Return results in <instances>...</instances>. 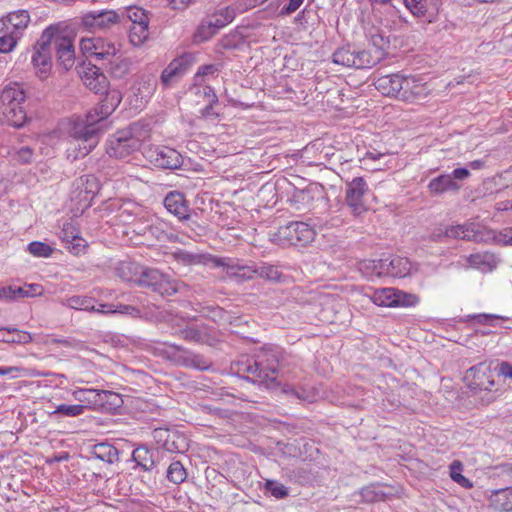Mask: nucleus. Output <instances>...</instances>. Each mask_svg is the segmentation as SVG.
Listing matches in <instances>:
<instances>
[{
    "label": "nucleus",
    "instance_id": "f257e3e1",
    "mask_svg": "<svg viewBox=\"0 0 512 512\" xmlns=\"http://www.w3.org/2000/svg\"><path fill=\"white\" fill-rule=\"evenodd\" d=\"M102 95L99 104L84 118L77 117L71 123L69 135L74 141L75 159L85 157L97 146L105 127L103 122L122 101V93L116 88H107Z\"/></svg>",
    "mask_w": 512,
    "mask_h": 512
},
{
    "label": "nucleus",
    "instance_id": "f03ea898",
    "mask_svg": "<svg viewBox=\"0 0 512 512\" xmlns=\"http://www.w3.org/2000/svg\"><path fill=\"white\" fill-rule=\"evenodd\" d=\"M282 361V351L274 348L265 350L256 358L245 357L235 362L233 369L242 379L266 388H274L279 385L277 377Z\"/></svg>",
    "mask_w": 512,
    "mask_h": 512
},
{
    "label": "nucleus",
    "instance_id": "7ed1b4c3",
    "mask_svg": "<svg viewBox=\"0 0 512 512\" xmlns=\"http://www.w3.org/2000/svg\"><path fill=\"white\" fill-rule=\"evenodd\" d=\"M119 271L126 280L150 289L162 297H169L187 290V285L184 282L155 268L139 267L134 263H122Z\"/></svg>",
    "mask_w": 512,
    "mask_h": 512
},
{
    "label": "nucleus",
    "instance_id": "20e7f679",
    "mask_svg": "<svg viewBox=\"0 0 512 512\" xmlns=\"http://www.w3.org/2000/svg\"><path fill=\"white\" fill-rule=\"evenodd\" d=\"M26 93L22 85L14 83L0 93V115L11 127L22 128L27 122V113L22 107Z\"/></svg>",
    "mask_w": 512,
    "mask_h": 512
},
{
    "label": "nucleus",
    "instance_id": "39448f33",
    "mask_svg": "<svg viewBox=\"0 0 512 512\" xmlns=\"http://www.w3.org/2000/svg\"><path fill=\"white\" fill-rule=\"evenodd\" d=\"M80 49L84 54H89L96 58V60H107L111 67L110 71L115 76H122L127 72V64H114L112 58L116 55V48L113 43L106 40L97 38H82L80 41Z\"/></svg>",
    "mask_w": 512,
    "mask_h": 512
},
{
    "label": "nucleus",
    "instance_id": "423d86ee",
    "mask_svg": "<svg viewBox=\"0 0 512 512\" xmlns=\"http://www.w3.org/2000/svg\"><path fill=\"white\" fill-rule=\"evenodd\" d=\"M381 60V54L373 55L368 50H356L351 45L339 47L332 54V62L348 68L367 69Z\"/></svg>",
    "mask_w": 512,
    "mask_h": 512
},
{
    "label": "nucleus",
    "instance_id": "0eeeda50",
    "mask_svg": "<svg viewBox=\"0 0 512 512\" xmlns=\"http://www.w3.org/2000/svg\"><path fill=\"white\" fill-rule=\"evenodd\" d=\"M314 237V229L301 221H291L280 226L274 234V240L283 246H305L311 243Z\"/></svg>",
    "mask_w": 512,
    "mask_h": 512
},
{
    "label": "nucleus",
    "instance_id": "6e6552de",
    "mask_svg": "<svg viewBox=\"0 0 512 512\" xmlns=\"http://www.w3.org/2000/svg\"><path fill=\"white\" fill-rule=\"evenodd\" d=\"M53 29L52 49L55 51L57 61L65 69L69 70L75 63L74 36L72 31L63 28L61 24L50 25Z\"/></svg>",
    "mask_w": 512,
    "mask_h": 512
},
{
    "label": "nucleus",
    "instance_id": "1a4fd4ad",
    "mask_svg": "<svg viewBox=\"0 0 512 512\" xmlns=\"http://www.w3.org/2000/svg\"><path fill=\"white\" fill-rule=\"evenodd\" d=\"M371 191L363 177H354L346 181L345 204L352 215L359 217L368 211L367 199Z\"/></svg>",
    "mask_w": 512,
    "mask_h": 512
},
{
    "label": "nucleus",
    "instance_id": "9d476101",
    "mask_svg": "<svg viewBox=\"0 0 512 512\" xmlns=\"http://www.w3.org/2000/svg\"><path fill=\"white\" fill-rule=\"evenodd\" d=\"M53 29L46 28L34 46L32 64L41 79H45L52 68Z\"/></svg>",
    "mask_w": 512,
    "mask_h": 512
},
{
    "label": "nucleus",
    "instance_id": "9b49d317",
    "mask_svg": "<svg viewBox=\"0 0 512 512\" xmlns=\"http://www.w3.org/2000/svg\"><path fill=\"white\" fill-rule=\"evenodd\" d=\"M152 437L161 448L170 453H184L189 448L187 437L176 428H155Z\"/></svg>",
    "mask_w": 512,
    "mask_h": 512
},
{
    "label": "nucleus",
    "instance_id": "f8f14e48",
    "mask_svg": "<svg viewBox=\"0 0 512 512\" xmlns=\"http://www.w3.org/2000/svg\"><path fill=\"white\" fill-rule=\"evenodd\" d=\"M377 277L389 276L403 278L410 272L411 264L407 258L390 255L372 262Z\"/></svg>",
    "mask_w": 512,
    "mask_h": 512
},
{
    "label": "nucleus",
    "instance_id": "ddd939ff",
    "mask_svg": "<svg viewBox=\"0 0 512 512\" xmlns=\"http://www.w3.org/2000/svg\"><path fill=\"white\" fill-rule=\"evenodd\" d=\"M413 16L425 24L437 22L442 7L441 0H403Z\"/></svg>",
    "mask_w": 512,
    "mask_h": 512
},
{
    "label": "nucleus",
    "instance_id": "4468645a",
    "mask_svg": "<svg viewBox=\"0 0 512 512\" xmlns=\"http://www.w3.org/2000/svg\"><path fill=\"white\" fill-rule=\"evenodd\" d=\"M170 347L174 350L170 356L177 365L187 368H194L205 371L211 368L212 361L204 355L194 353L183 346L172 344Z\"/></svg>",
    "mask_w": 512,
    "mask_h": 512
},
{
    "label": "nucleus",
    "instance_id": "2eb2a0df",
    "mask_svg": "<svg viewBox=\"0 0 512 512\" xmlns=\"http://www.w3.org/2000/svg\"><path fill=\"white\" fill-rule=\"evenodd\" d=\"M140 146V140L134 137L130 132L119 131L110 141V146L107 152L112 157L122 159L130 155L132 152L139 150Z\"/></svg>",
    "mask_w": 512,
    "mask_h": 512
},
{
    "label": "nucleus",
    "instance_id": "dca6fc26",
    "mask_svg": "<svg viewBox=\"0 0 512 512\" xmlns=\"http://www.w3.org/2000/svg\"><path fill=\"white\" fill-rule=\"evenodd\" d=\"M464 379L467 381L468 387L475 391L490 390L494 385L490 365L486 362L470 367L466 371Z\"/></svg>",
    "mask_w": 512,
    "mask_h": 512
},
{
    "label": "nucleus",
    "instance_id": "f3484780",
    "mask_svg": "<svg viewBox=\"0 0 512 512\" xmlns=\"http://www.w3.org/2000/svg\"><path fill=\"white\" fill-rule=\"evenodd\" d=\"M87 88L94 91L96 94H102L109 88V81L101 68L92 63L84 64L82 69L78 72Z\"/></svg>",
    "mask_w": 512,
    "mask_h": 512
},
{
    "label": "nucleus",
    "instance_id": "a211bd4d",
    "mask_svg": "<svg viewBox=\"0 0 512 512\" xmlns=\"http://www.w3.org/2000/svg\"><path fill=\"white\" fill-rule=\"evenodd\" d=\"M131 460L135 463L134 470L152 472L158 463L159 451L141 444L132 451Z\"/></svg>",
    "mask_w": 512,
    "mask_h": 512
},
{
    "label": "nucleus",
    "instance_id": "6ab92c4d",
    "mask_svg": "<svg viewBox=\"0 0 512 512\" xmlns=\"http://www.w3.org/2000/svg\"><path fill=\"white\" fill-rule=\"evenodd\" d=\"M401 84L402 87L399 100L413 102L424 99L428 93L426 83H423L419 78L402 75Z\"/></svg>",
    "mask_w": 512,
    "mask_h": 512
},
{
    "label": "nucleus",
    "instance_id": "aec40b11",
    "mask_svg": "<svg viewBox=\"0 0 512 512\" xmlns=\"http://www.w3.org/2000/svg\"><path fill=\"white\" fill-rule=\"evenodd\" d=\"M119 21L118 14L113 10H96L82 16V24L90 29H106Z\"/></svg>",
    "mask_w": 512,
    "mask_h": 512
},
{
    "label": "nucleus",
    "instance_id": "412c9836",
    "mask_svg": "<svg viewBox=\"0 0 512 512\" xmlns=\"http://www.w3.org/2000/svg\"><path fill=\"white\" fill-rule=\"evenodd\" d=\"M444 236L447 238L462 239L474 242H481L484 240L482 229L480 225L476 223L446 227L444 229Z\"/></svg>",
    "mask_w": 512,
    "mask_h": 512
},
{
    "label": "nucleus",
    "instance_id": "4be33fe9",
    "mask_svg": "<svg viewBox=\"0 0 512 512\" xmlns=\"http://www.w3.org/2000/svg\"><path fill=\"white\" fill-rule=\"evenodd\" d=\"M152 161L157 167L169 170L179 169L183 165L182 155L173 148H157L152 154Z\"/></svg>",
    "mask_w": 512,
    "mask_h": 512
},
{
    "label": "nucleus",
    "instance_id": "5701e85b",
    "mask_svg": "<svg viewBox=\"0 0 512 512\" xmlns=\"http://www.w3.org/2000/svg\"><path fill=\"white\" fill-rule=\"evenodd\" d=\"M165 208L179 220H188L189 204L183 193L179 191L169 192L163 201Z\"/></svg>",
    "mask_w": 512,
    "mask_h": 512
},
{
    "label": "nucleus",
    "instance_id": "b1692460",
    "mask_svg": "<svg viewBox=\"0 0 512 512\" xmlns=\"http://www.w3.org/2000/svg\"><path fill=\"white\" fill-rule=\"evenodd\" d=\"M191 54H183L181 57L173 59L161 73V82L164 86H169L176 78L181 76L187 69L191 60Z\"/></svg>",
    "mask_w": 512,
    "mask_h": 512
},
{
    "label": "nucleus",
    "instance_id": "393cba45",
    "mask_svg": "<svg viewBox=\"0 0 512 512\" xmlns=\"http://www.w3.org/2000/svg\"><path fill=\"white\" fill-rule=\"evenodd\" d=\"M402 75L390 74L379 77L375 82L376 89L385 96L400 98Z\"/></svg>",
    "mask_w": 512,
    "mask_h": 512
},
{
    "label": "nucleus",
    "instance_id": "a878e982",
    "mask_svg": "<svg viewBox=\"0 0 512 512\" xmlns=\"http://www.w3.org/2000/svg\"><path fill=\"white\" fill-rule=\"evenodd\" d=\"M427 188L431 195H441L448 191H458L461 186L456 181L452 180L451 175L441 174L433 178Z\"/></svg>",
    "mask_w": 512,
    "mask_h": 512
},
{
    "label": "nucleus",
    "instance_id": "bb28decb",
    "mask_svg": "<svg viewBox=\"0 0 512 512\" xmlns=\"http://www.w3.org/2000/svg\"><path fill=\"white\" fill-rule=\"evenodd\" d=\"M72 396L81 403L80 405H84V411L86 409L99 411V399L101 396L99 389L79 388L73 391Z\"/></svg>",
    "mask_w": 512,
    "mask_h": 512
},
{
    "label": "nucleus",
    "instance_id": "cd10ccee",
    "mask_svg": "<svg viewBox=\"0 0 512 512\" xmlns=\"http://www.w3.org/2000/svg\"><path fill=\"white\" fill-rule=\"evenodd\" d=\"M30 16L27 10H18L11 12L2 21L0 25L5 26L9 31H17L21 37L22 31L28 26Z\"/></svg>",
    "mask_w": 512,
    "mask_h": 512
},
{
    "label": "nucleus",
    "instance_id": "c85d7f7f",
    "mask_svg": "<svg viewBox=\"0 0 512 512\" xmlns=\"http://www.w3.org/2000/svg\"><path fill=\"white\" fill-rule=\"evenodd\" d=\"M91 458L99 459L108 464H113L119 460V451L112 444L101 442L91 447Z\"/></svg>",
    "mask_w": 512,
    "mask_h": 512
},
{
    "label": "nucleus",
    "instance_id": "c756f323",
    "mask_svg": "<svg viewBox=\"0 0 512 512\" xmlns=\"http://www.w3.org/2000/svg\"><path fill=\"white\" fill-rule=\"evenodd\" d=\"M65 306L75 309V310H83V311H89V312H97L104 314L105 311L103 308L105 305L101 304L99 308L95 307V300L92 297L88 296H72L66 299Z\"/></svg>",
    "mask_w": 512,
    "mask_h": 512
},
{
    "label": "nucleus",
    "instance_id": "7c9ffc66",
    "mask_svg": "<svg viewBox=\"0 0 512 512\" xmlns=\"http://www.w3.org/2000/svg\"><path fill=\"white\" fill-rule=\"evenodd\" d=\"M489 501L490 506L496 510L512 512V490L510 488L494 491Z\"/></svg>",
    "mask_w": 512,
    "mask_h": 512
},
{
    "label": "nucleus",
    "instance_id": "2f4dec72",
    "mask_svg": "<svg viewBox=\"0 0 512 512\" xmlns=\"http://www.w3.org/2000/svg\"><path fill=\"white\" fill-rule=\"evenodd\" d=\"M396 293L395 288H379L373 292L371 300L378 306L397 307Z\"/></svg>",
    "mask_w": 512,
    "mask_h": 512
},
{
    "label": "nucleus",
    "instance_id": "473e14b6",
    "mask_svg": "<svg viewBox=\"0 0 512 512\" xmlns=\"http://www.w3.org/2000/svg\"><path fill=\"white\" fill-rule=\"evenodd\" d=\"M100 394L99 410L115 412L122 407L123 399L120 394L109 390H100Z\"/></svg>",
    "mask_w": 512,
    "mask_h": 512
},
{
    "label": "nucleus",
    "instance_id": "72a5a7b5",
    "mask_svg": "<svg viewBox=\"0 0 512 512\" xmlns=\"http://www.w3.org/2000/svg\"><path fill=\"white\" fill-rule=\"evenodd\" d=\"M32 341V336L26 331L16 328H0V342L27 344Z\"/></svg>",
    "mask_w": 512,
    "mask_h": 512
},
{
    "label": "nucleus",
    "instance_id": "f704fd0d",
    "mask_svg": "<svg viewBox=\"0 0 512 512\" xmlns=\"http://www.w3.org/2000/svg\"><path fill=\"white\" fill-rule=\"evenodd\" d=\"M228 271L241 280H250L258 276V264H241L239 262L227 265Z\"/></svg>",
    "mask_w": 512,
    "mask_h": 512
},
{
    "label": "nucleus",
    "instance_id": "c9c22d12",
    "mask_svg": "<svg viewBox=\"0 0 512 512\" xmlns=\"http://www.w3.org/2000/svg\"><path fill=\"white\" fill-rule=\"evenodd\" d=\"M84 414V405L78 404H60L56 406L55 410L50 413V417L54 419L59 418H72Z\"/></svg>",
    "mask_w": 512,
    "mask_h": 512
},
{
    "label": "nucleus",
    "instance_id": "e433bc0d",
    "mask_svg": "<svg viewBox=\"0 0 512 512\" xmlns=\"http://www.w3.org/2000/svg\"><path fill=\"white\" fill-rule=\"evenodd\" d=\"M149 37V23L132 25L129 32V40L135 47H139Z\"/></svg>",
    "mask_w": 512,
    "mask_h": 512
},
{
    "label": "nucleus",
    "instance_id": "4c0bfd02",
    "mask_svg": "<svg viewBox=\"0 0 512 512\" xmlns=\"http://www.w3.org/2000/svg\"><path fill=\"white\" fill-rule=\"evenodd\" d=\"M463 463L460 460H454L450 466V477L451 479L459 484L461 487L469 489L473 487V483L462 475L463 472Z\"/></svg>",
    "mask_w": 512,
    "mask_h": 512
},
{
    "label": "nucleus",
    "instance_id": "58836bf2",
    "mask_svg": "<svg viewBox=\"0 0 512 512\" xmlns=\"http://www.w3.org/2000/svg\"><path fill=\"white\" fill-rule=\"evenodd\" d=\"M166 477L174 484H181L187 478V471L180 461H174L169 465Z\"/></svg>",
    "mask_w": 512,
    "mask_h": 512
},
{
    "label": "nucleus",
    "instance_id": "ea45409f",
    "mask_svg": "<svg viewBox=\"0 0 512 512\" xmlns=\"http://www.w3.org/2000/svg\"><path fill=\"white\" fill-rule=\"evenodd\" d=\"M258 277L269 281L281 282L284 275L277 266L267 263H260L258 264Z\"/></svg>",
    "mask_w": 512,
    "mask_h": 512
},
{
    "label": "nucleus",
    "instance_id": "a19ab883",
    "mask_svg": "<svg viewBox=\"0 0 512 512\" xmlns=\"http://www.w3.org/2000/svg\"><path fill=\"white\" fill-rule=\"evenodd\" d=\"M180 336L186 341L195 343H205L207 339V334L194 325H187L181 329Z\"/></svg>",
    "mask_w": 512,
    "mask_h": 512
},
{
    "label": "nucleus",
    "instance_id": "79ce46f5",
    "mask_svg": "<svg viewBox=\"0 0 512 512\" xmlns=\"http://www.w3.org/2000/svg\"><path fill=\"white\" fill-rule=\"evenodd\" d=\"M80 182L82 186L80 193L84 192L86 194L85 200L89 197L91 201L100 190L97 178L93 175H86L80 178Z\"/></svg>",
    "mask_w": 512,
    "mask_h": 512
},
{
    "label": "nucleus",
    "instance_id": "37998d69",
    "mask_svg": "<svg viewBox=\"0 0 512 512\" xmlns=\"http://www.w3.org/2000/svg\"><path fill=\"white\" fill-rule=\"evenodd\" d=\"M265 493H269L276 499H284L289 495V489L277 480H266L264 484Z\"/></svg>",
    "mask_w": 512,
    "mask_h": 512
},
{
    "label": "nucleus",
    "instance_id": "c03bdc74",
    "mask_svg": "<svg viewBox=\"0 0 512 512\" xmlns=\"http://www.w3.org/2000/svg\"><path fill=\"white\" fill-rule=\"evenodd\" d=\"M216 32L207 19L203 20L193 34V43L200 44L212 38Z\"/></svg>",
    "mask_w": 512,
    "mask_h": 512
},
{
    "label": "nucleus",
    "instance_id": "a18cd8bd",
    "mask_svg": "<svg viewBox=\"0 0 512 512\" xmlns=\"http://www.w3.org/2000/svg\"><path fill=\"white\" fill-rule=\"evenodd\" d=\"M27 251L34 257L48 258L53 254L54 248L41 241H32L27 245Z\"/></svg>",
    "mask_w": 512,
    "mask_h": 512
},
{
    "label": "nucleus",
    "instance_id": "49530a36",
    "mask_svg": "<svg viewBox=\"0 0 512 512\" xmlns=\"http://www.w3.org/2000/svg\"><path fill=\"white\" fill-rule=\"evenodd\" d=\"M20 39L17 31H9L0 36V53L11 52Z\"/></svg>",
    "mask_w": 512,
    "mask_h": 512
},
{
    "label": "nucleus",
    "instance_id": "de8ad7c7",
    "mask_svg": "<svg viewBox=\"0 0 512 512\" xmlns=\"http://www.w3.org/2000/svg\"><path fill=\"white\" fill-rule=\"evenodd\" d=\"M127 18L132 22V25L149 23L147 12L139 7H130L126 11Z\"/></svg>",
    "mask_w": 512,
    "mask_h": 512
},
{
    "label": "nucleus",
    "instance_id": "09e8293b",
    "mask_svg": "<svg viewBox=\"0 0 512 512\" xmlns=\"http://www.w3.org/2000/svg\"><path fill=\"white\" fill-rule=\"evenodd\" d=\"M66 248L75 256H81L86 253L88 248V243L85 239H83L80 235H77L75 240L71 241L67 244Z\"/></svg>",
    "mask_w": 512,
    "mask_h": 512
},
{
    "label": "nucleus",
    "instance_id": "8fccbe9b",
    "mask_svg": "<svg viewBox=\"0 0 512 512\" xmlns=\"http://www.w3.org/2000/svg\"><path fill=\"white\" fill-rule=\"evenodd\" d=\"M16 296L18 298L34 297L43 293V288L39 284H30L25 287H16Z\"/></svg>",
    "mask_w": 512,
    "mask_h": 512
},
{
    "label": "nucleus",
    "instance_id": "3c124183",
    "mask_svg": "<svg viewBox=\"0 0 512 512\" xmlns=\"http://www.w3.org/2000/svg\"><path fill=\"white\" fill-rule=\"evenodd\" d=\"M77 235H79V231L72 223H64L61 231L59 232V237L62 242L65 243V247L71 241L75 240Z\"/></svg>",
    "mask_w": 512,
    "mask_h": 512
},
{
    "label": "nucleus",
    "instance_id": "603ef678",
    "mask_svg": "<svg viewBox=\"0 0 512 512\" xmlns=\"http://www.w3.org/2000/svg\"><path fill=\"white\" fill-rule=\"evenodd\" d=\"M157 81L153 77L143 78L138 88V94L144 98L153 94L156 90Z\"/></svg>",
    "mask_w": 512,
    "mask_h": 512
},
{
    "label": "nucleus",
    "instance_id": "864d4df0",
    "mask_svg": "<svg viewBox=\"0 0 512 512\" xmlns=\"http://www.w3.org/2000/svg\"><path fill=\"white\" fill-rule=\"evenodd\" d=\"M174 258L185 265H192L201 262V255L193 254L185 250H178L174 253Z\"/></svg>",
    "mask_w": 512,
    "mask_h": 512
},
{
    "label": "nucleus",
    "instance_id": "5fc2aeb1",
    "mask_svg": "<svg viewBox=\"0 0 512 512\" xmlns=\"http://www.w3.org/2000/svg\"><path fill=\"white\" fill-rule=\"evenodd\" d=\"M470 317H471V319L475 320L478 324L489 325V326H492V327L496 326L495 322L497 320H507L508 319V318L500 316V315L485 314V313L472 315Z\"/></svg>",
    "mask_w": 512,
    "mask_h": 512
},
{
    "label": "nucleus",
    "instance_id": "6e6d98bb",
    "mask_svg": "<svg viewBox=\"0 0 512 512\" xmlns=\"http://www.w3.org/2000/svg\"><path fill=\"white\" fill-rule=\"evenodd\" d=\"M396 296H397L396 299L398 300L397 307L398 306H403V307L414 306L419 301L418 296H416L415 294L406 293V292L400 291L398 289H397Z\"/></svg>",
    "mask_w": 512,
    "mask_h": 512
},
{
    "label": "nucleus",
    "instance_id": "4d7b16f0",
    "mask_svg": "<svg viewBox=\"0 0 512 512\" xmlns=\"http://www.w3.org/2000/svg\"><path fill=\"white\" fill-rule=\"evenodd\" d=\"M371 42L373 46L376 47V51L373 53V55H378V53H380L382 57L384 54L385 46L389 43V41L386 40L382 34L375 33L371 35Z\"/></svg>",
    "mask_w": 512,
    "mask_h": 512
},
{
    "label": "nucleus",
    "instance_id": "13d9d810",
    "mask_svg": "<svg viewBox=\"0 0 512 512\" xmlns=\"http://www.w3.org/2000/svg\"><path fill=\"white\" fill-rule=\"evenodd\" d=\"M33 155L34 152L29 146H23L16 152L15 159L22 164H28L32 162Z\"/></svg>",
    "mask_w": 512,
    "mask_h": 512
},
{
    "label": "nucleus",
    "instance_id": "bf43d9fd",
    "mask_svg": "<svg viewBox=\"0 0 512 512\" xmlns=\"http://www.w3.org/2000/svg\"><path fill=\"white\" fill-rule=\"evenodd\" d=\"M494 240L503 245H512V226L502 229L494 235Z\"/></svg>",
    "mask_w": 512,
    "mask_h": 512
},
{
    "label": "nucleus",
    "instance_id": "052dcab7",
    "mask_svg": "<svg viewBox=\"0 0 512 512\" xmlns=\"http://www.w3.org/2000/svg\"><path fill=\"white\" fill-rule=\"evenodd\" d=\"M113 312L130 315L132 317H141L140 309L132 305L119 304L115 307Z\"/></svg>",
    "mask_w": 512,
    "mask_h": 512
},
{
    "label": "nucleus",
    "instance_id": "680f3d73",
    "mask_svg": "<svg viewBox=\"0 0 512 512\" xmlns=\"http://www.w3.org/2000/svg\"><path fill=\"white\" fill-rule=\"evenodd\" d=\"M362 498L366 502H374L381 498L382 493H378L374 487H365L361 490Z\"/></svg>",
    "mask_w": 512,
    "mask_h": 512
},
{
    "label": "nucleus",
    "instance_id": "e2e57ef3",
    "mask_svg": "<svg viewBox=\"0 0 512 512\" xmlns=\"http://www.w3.org/2000/svg\"><path fill=\"white\" fill-rule=\"evenodd\" d=\"M288 476L290 479H295V481H297L298 483H303L309 479L306 470L301 467L289 470Z\"/></svg>",
    "mask_w": 512,
    "mask_h": 512
},
{
    "label": "nucleus",
    "instance_id": "0e129e2a",
    "mask_svg": "<svg viewBox=\"0 0 512 512\" xmlns=\"http://www.w3.org/2000/svg\"><path fill=\"white\" fill-rule=\"evenodd\" d=\"M16 286H0V299H17Z\"/></svg>",
    "mask_w": 512,
    "mask_h": 512
},
{
    "label": "nucleus",
    "instance_id": "69168bd1",
    "mask_svg": "<svg viewBox=\"0 0 512 512\" xmlns=\"http://www.w3.org/2000/svg\"><path fill=\"white\" fill-rule=\"evenodd\" d=\"M304 0H289V3L281 9V14L290 15L295 12Z\"/></svg>",
    "mask_w": 512,
    "mask_h": 512
},
{
    "label": "nucleus",
    "instance_id": "338daca9",
    "mask_svg": "<svg viewBox=\"0 0 512 512\" xmlns=\"http://www.w3.org/2000/svg\"><path fill=\"white\" fill-rule=\"evenodd\" d=\"M498 373L505 378L512 379V364L508 361H502L498 364Z\"/></svg>",
    "mask_w": 512,
    "mask_h": 512
},
{
    "label": "nucleus",
    "instance_id": "774afa93",
    "mask_svg": "<svg viewBox=\"0 0 512 512\" xmlns=\"http://www.w3.org/2000/svg\"><path fill=\"white\" fill-rule=\"evenodd\" d=\"M450 175L452 180L457 182V180L467 179L470 176V171L465 167H461L454 169Z\"/></svg>",
    "mask_w": 512,
    "mask_h": 512
}]
</instances>
